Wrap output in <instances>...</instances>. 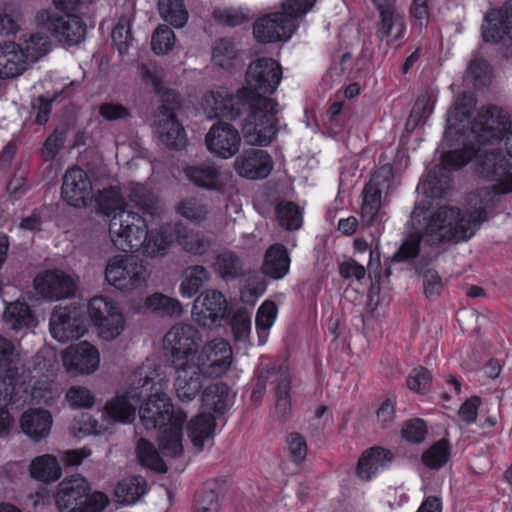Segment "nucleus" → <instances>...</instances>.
<instances>
[{
  "label": "nucleus",
  "instance_id": "39448f33",
  "mask_svg": "<svg viewBox=\"0 0 512 512\" xmlns=\"http://www.w3.org/2000/svg\"><path fill=\"white\" fill-rule=\"evenodd\" d=\"M426 224L422 231L411 232L394 253V262H410L418 257L421 242L426 240L431 244L460 242L470 239L474 230L464 225L461 220V209L454 206H442L424 217Z\"/></svg>",
  "mask_w": 512,
  "mask_h": 512
},
{
  "label": "nucleus",
  "instance_id": "6e6552de",
  "mask_svg": "<svg viewBox=\"0 0 512 512\" xmlns=\"http://www.w3.org/2000/svg\"><path fill=\"white\" fill-rule=\"evenodd\" d=\"M153 385L154 377L147 373L145 367H137L130 377L129 387L106 402L103 414L113 422H132L144 392L151 390Z\"/></svg>",
  "mask_w": 512,
  "mask_h": 512
},
{
  "label": "nucleus",
  "instance_id": "49530a36",
  "mask_svg": "<svg viewBox=\"0 0 512 512\" xmlns=\"http://www.w3.org/2000/svg\"><path fill=\"white\" fill-rule=\"evenodd\" d=\"M136 454L140 464L158 473L167 472V465L159 455L154 444L145 438L139 439Z\"/></svg>",
  "mask_w": 512,
  "mask_h": 512
},
{
  "label": "nucleus",
  "instance_id": "a18cd8bd",
  "mask_svg": "<svg viewBox=\"0 0 512 512\" xmlns=\"http://www.w3.org/2000/svg\"><path fill=\"white\" fill-rule=\"evenodd\" d=\"M210 278L209 271L201 265L190 266L184 271V278L180 284V294L184 298L195 296L206 281Z\"/></svg>",
  "mask_w": 512,
  "mask_h": 512
},
{
  "label": "nucleus",
  "instance_id": "5fc2aeb1",
  "mask_svg": "<svg viewBox=\"0 0 512 512\" xmlns=\"http://www.w3.org/2000/svg\"><path fill=\"white\" fill-rule=\"evenodd\" d=\"M128 204V209L134 210L146 219L154 216L155 207L152 196L143 186H136L131 189Z\"/></svg>",
  "mask_w": 512,
  "mask_h": 512
},
{
  "label": "nucleus",
  "instance_id": "774afa93",
  "mask_svg": "<svg viewBox=\"0 0 512 512\" xmlns=\"http://www.w3.org/2000/svg\"><path fill=\"white\" fill-rule=\"evenodd\" d=\"M109 504L107 495L100 491L88 493L81 500L80 505L76 507L75 512H102Z\"/></svg>",
  "mask_w": 512,
  "mask_h": 512
},
{
  "label": "nucleus",
  "instance_id": "7c9ffc66",
  "mask_svg": "<svg viewBox=\"0 0 512 512\" xmlns=\"http://www.w3.org/2000/svg\"><path fill=\"white\" fill-rule=\"evenodd\" d=\"M290 265L288 249L282 243H274L265 251L261 270L267 277L279 280L289 273Z\"/></svg>",
  "mask_w": 512,
  "mask_h": 512
},
{
  "label": "nucleus",
  "instance_id": "a19ab883",
  "mask_svg": "<svg viewBox=\"0 0 512 512\" xmlns=\"http://www.w3.org/2000/svg\"><path fill=\"white\" fill-rule=\"evenodd\" d=\"M144 306L147 310L161 317L180 316L183 312L182 304L178 299L160 292L147 296Z\"/></svg>",
  "mask_w": 512,
  "mask_h": 512
},
{
  "label": "nucleus",
  "instance_id": "3c124183",
  "mask_svg": "<svg viewBox=\"0 0 512 512\" xmlns=\"http://www.w3.org/2000/svg\"><path fill=\"white\" fill-rule=\"evenodd\" d=\"M158 9L163 20L176 28L187 23L188 13L182 0H159Z\"/></svg>",
  "mask_w": 512,
  "mask_h": 512
},
{
  "label": "nucleus",
  "instance_id": "8fccbe9b",
  "mask_svg": "<svg viewBox=\"0 0 512 512\" xmlns=\"http://www.w3.org/2000/svg\"><path fill=\"white\" fill-rule=\"evenodd\" d=\"M450 454V443L447 439L442 438L423 452L421 460L423 465L429 469H440L446 465Z\"/></svg>",
  "mask_w": 512,
  "mask_h": 512
},
{
  "label": "nucleus",
  "instance_id": "e433bc0d",
  "mask_svg": "<svg viewBox=\"0 0 512 512\" xmlns=\"http://www.w3.org/2000/svg\"><path fill=\"white\" fill-rule=\"evenodd\" d=\"M230 403V387L224 382L207 386L202 392V405L216 415L225 414Z\"/></svg>",
  "mask_w": 512,
  "mask_h": 512
},
{
  "label": "nucleus",
  "instance_id": "dca6fc26",
  "mask_svg": "<svg viewBox=\"0 0 512 512\" xmlns=\"http://www.w3.org/2000/svg\"><path fill=\"white\" fill-rule=\"evenodd\" d=\"M49 326L51 336L61 343L79 339L87 331L84 312L76 305L55 308Z\"/></svg>",
  "mask_w": 512,
  "mask_h": 512
},
{
  "label": "nucleus",
  "instance_id": "9b49d317",
  "mask_svg": "<svg viewBox=\"0 0 512 512\" xmlns=\"http://www.w3.org/2000/svg\"><path fill=\"white\" fill-rule=\"evenodd\" d=\"M201 342L202 335L193 325H173L164 336V347L170 351L172 366L184 367L195 364Z\"/></svg>",
  "mask_w": 512,
  "mask_h": 512
},
{
  "label": "nucleus",
  "instance_id": "4c0bfd02",
  "mask_svg": "<svg viewBox=\"0 0 512 512\" xmlns=\"http://www.w3.org/2000/svg\"><path fill=\"white\" fill-rule=\"evenodd\" d=\"M216 419L210 413H200L191 419L187 425V433L193 445L203 448L204 443L213 435Z\"/></svg>",
  "mask_w": 512,
  "mask_h": 512
},
{
  "label": "nucleus",
  "instance_id": "bb28decb",
  "mask_svg": "<svg viewBox=\"0 0 512 512\" xmlns=\"http://www.w3.org/2000/svg\"><path fill=\"white\" fill-rule=\"evenodd\" d=\"M487 27H482V38L487 43H501L512 40V0L506 1L499 9L489 11L485 16Z\"/></svg>",
  "mask_w": 512,
  "mask_h": 512
},
{
  "label": "nucleus",
  "instance_id": "c03bdc74",
  "mask_svg": "<svg viewBox=\"0 0 512 512\" xmlns=\"http://www.w3.org/2000/svg\"><path fill=\"white\" fill-rule=\"evenodd\" d=\"M18 44L21 46L24 57L32 60L45 56L51 49L49 38L40 32L22 34Z\"/></svg>",
  "mask_w": 512,
  "mask_h": 512
},
{
  "label": "nucleus",
  "instance_id": "cd10ccee",
  "mask_svg": "<svg viewBox=\"0 0 512 512\" xmlns=\"http://www.w3.org/2000/svg\"><path fill=\"white\" fill-rule=\"evenodd\" d=\"M185 176L198 188L215 192L224 191L225 184L221 177V167L214 162L187 166Z\"/></svg>",
  "mask_w": 512,
  "mask_h": 512
},
{
  "label": "nucleus",
  "instance_id": "bf43d9fd",
  "mask_svg": "<svg viewBox=\"0 0 512 512\" xmlns=\"http://www.w3.org/2000/svg\"><path fill=\"white\" fill-rule=\"evenodd\" d=\"M236 56L237 50L231 39L221 38L215 42L212 49V59L216 65L226 68L231 65Z\"/></svg>",
  "mask_w": 512,
  "mask_h": 512
},
{
  "label": "nucleus",
  "instance_id": "37998d69",
  "mask_svg": "<svg viewBox=\"0 0 512 512\" xmlns=\"http://www.w3.org/2000/svg\"><path fill=\"white\" fill-rule=\"evenodd\" d=\"M214 269L225 280H234L244 275L243 262L233 251L219 253L214 261Z\"/></svg>",
  "mask_w": 512,
  "mask_h": 512
},
{
  "label": "nucleus",
  "instance_id": "412c9836",
  "mask_svg": "<svg viewBox=\"0 0 512 512\" xmlns=\"http://www.w3.org/2000/svg\"><path fill=\"white\" fill-rule=\"evenodd\" d=\"M205 144L212 154L222 159H229L239 152L241 136L232 124L218 121L206 134Z\"/></svg>",
  "mask_w": 512,
  "mask_h": 512
},
{
  "label": "nucleus",
  "instance_id": "473e14b6",
  "mask_svg": "<svg viewBox=\"0 0 512 512\" xmlns=\"http://www.w3.org/2000/svg\"><path fill=\"white\" fill-rule=\"evenodd\" d=\"M473 110L474 102L471 97L466 95L458 96L454 106L447 113V130H454L462 135V129L465 127V124H469V136L475 141L471 131L472 121H469Z\"/></svg>",
  "mask_w": 512,
  "mask_h": 512
},
{
  "label": "nucleus",
  "instance_id": "4468645a",
  "mask_svg": "<svg viewBox=\"0 0 512 512\" xmlns=\"http://www.w3.org/2000/svg\"><path fill=\"white\" fill-rule=\"evenodd\" d=\"M97 210L106 217H111L109 223V235L114 243L116 238L127 233L125 225L132 221L129 216H140L139 213L128 209L129 204L125 202L118 187L110 186L99 192L96 197Z\"/></svg>",
  "mask_w": 512,
  "mask_h": 512
},
{
  "label": "nucleus",
  "instance_id": "69168bd1",
  "mask_svg": "<svg viewBox=\"0 0 512 512\" xmlns=\"http://www.w3.org/2000/svg\"><path fill=\"white\" fill-rule=\"evenodd\" d=\"M66 399L73 408H91L95 403V395L83 386L70 387Z\"/></svg>",
  "mask_w": 512,
  "mask_h": 512
},
{
  "label": "nucleus",
  "instance_id": "4d7b16f0",
  "mask_svg": "<svg viewBox=\"0 0 512 512\" xmlns=\"http://www.w3.org/2000/svg\"><path fill=\"white\" fill-rule=\"evenodd\" d=\"M433 381L432 373L423 366L413 368L406 378V386L409 390L420 395H426Z\"/></svg>",
  "mask_w": 512,
  "mask_h": 512
},
{
  "label": "nucleus",
  "instance_id": "4be33fe9",
  "mask_svg": "<svg viewBox=\"0 0 512 512\" xmlns=\"http://www.w3.org/2000/svg\"><path fill=\"white\" fill-rule=\"evenodd\" d=\"M62 199L73 207H85L92 198V183L87 173L79 166L65 172L61 186Z\"/></svg>",
  "mask_w": 512,
  "mask_h": 512
},
{
  "label": "nucleus",
  "instance_id": "864d4df0",
  "mask_svg": "<svg viewBox=\"0 0 512 512\" xmlns=\"http://www.w3.org/2000/svg\"><path fill=\"white\" fill-rule=\"evenodd\" d=\"M179 245L193 255H204L211 247L210 239L202 232L185 231L177 237Z\"/></svg>",
  "mask_w": 512,
  "mask_h": 512
},
{
  "label": "nucleus",
  "instance_id": "c85d7f7f",
  "mask_svg": "<svg viewBox=\"0 0 512 512\" xmlns=\"http://www.w3.org/2000/svg\"><path fill=\"white\" fill-rule=\"evenodd\" d=\"M90 491L88 482L81 476H73L60 483L55 496L56 506L60 512H75L81 500Z\"/></svg>",
  "mask_w": 512,
  "mask_h": 512
},
{
  "label": "nucleus",
  "instance_id": "a211bd4d",
  "mask_svg": "<svg viewBox=\"0 0 512 512\" xmlns=\"http://www.w3.org/2000/svg\"><path fill=\"white\" fill-rule=\"evenodd\" d=\"M182 107V100L176 104L159 105L156 110L157 130L160 142L168 148L180 150L186 146V133L178 120L177 113Z\"/></svg>",
  "mask_w": 512,
  "mask_h": 512
},
{
  "label": "nucleus",
  "instance_id": "2f4dec72",
  "mask_svg": "<svg viewBox=\"0 0 512 512\" xmlns=\"http://www.w3.org/2000/svg\"><path fill=\"white\" fill-rule=\"evenodd\" d=\"M52 423V416L50 412L45 409L26 411L20 418L22 431L36 442L49 435Z\"/></svg>",
  "mask_w": 512,
  "mask_h": 512
},
{
  "label": "nucleus",
  "instance_id": "680f3d73",
  "mask_svg": "<svg viewBox=\"0 0 512 512\" xmlns=\"http://www.w3.org/2000/svg\"><path fill=\"white\" fill-rule=\"evenodd\" d=\"M286 443L291 461L295 465L301 466L305 462L308 452L305 437L298 432H291L286 437Z\"/></svg>",
  "mask_w": 512,
  "mask_h": 512
},
{
  "label": "nucleus",
  "instance_id": "0e129e2a",
  "mask_svg": "<svg viewBox=\"0 0 512 512\" xmlns=\"http://www.w3.org/2000/svg\"><path fill=\"white\" fill-rule=\"evenodd\" d=\"M427 432L426 422L423 419L414 418L404 423L401 434L407 442L418 444L424 441Z\"/></svg>",
  "mask_w": 512,
  "mask_h": 512
},
{
  "label": "nucleus",
  "instance_id": "f3484780",
  "mask_svg": "<svg viewBox=\"0 0 512 512\" xmlns=\"http://www.w3.org/2000/svg\"><path fill=\"white\" fill-rule=\"evenodd\" d=\"M228 303L220 291L209 289L201 293L192 306V318L200 326L208 329L220 326L227 317Z\"/></svg>",
  "mask_w": 512,
  "mask_h": 512
},
{
  "label": "nucleus",
  "instance_id": "f704fd0d",
  "mask_svg": "<svg viewBox=\"0 0 512 512\" xmlns=\"http://www.w3.org/2000/svg\"><path fill=\"white\" fill-rule=\"evenodd\" d=\"M24 57L21 46L7 41L0 45V78H13L23 71L21 58Z\"/></svg>",
  "mask_w": 512,
  "mask_h": 512
},
{
  "label": "nucleus",
  "instance_id": "72a5a7b5",
  "mask_svg": "<svg viewBox=\"0 0 512 512\" xmlns=\"http://www.w3.org/2000/svg\"><path fill=\"white\" fill-rule=\"evenodd\" d=\"M272 371L277 372L278 378L275 387L276 404L275 410L277 415L286 421L291 413V376L287 368L282 366L273 367Z\"/></svg>",
  "mask_w": 512,
  "mask_h": 512
},
{
  "label": "nucleus",
  "instance_id": "c9c22d12",
  "mask_svg": "<svg viewBox=\"0 0 512 512\" xmlns=\"http://www.w3.org/2000/svg\"><path fill=\"white\" fill-rule=\"evenodd\" d=\"M30 475L33 479L51 483L60 479L62 468L56 456L43 454L35 457L29 466Z\"/></svg>",
  "mask_w": 512,
  "mask_h": 512
},
{
  "label": "nucleus",
  "instance_id": "b1692460",
  "mask_svg": "<svg viewBox=\"0 0 512 512\" xmlns=\"http://www.w3.org/2000/svg\"><path fill=\"white\" fill-rule=\"evenodd\" d=\"M234 168L242 178L262 180L267 178L273 170V159L265 150L249 148L237 156Z\"/></svg>",
  "mask_w": 512,
  "mask_h": 512
},
{
  "label": "nucleus",
  "instance_id": "2eb2a0df",
  "mask_svg": "<svg viewBox=\"0 0 512 512\" xmlns=\"http://www.w3.org/2000/svg\"><path fill=\"white\" fill-rule=\"evenodd\" d=\"M88 313L99 336L104 340H113L124 329V316L117 305L104 296H94L88 302Z\"/></svg>",
  "mask_w": 512,
  "mask_h": 512
},
{
  "label": "nucleus",
  "instance_id": "09e8293b",
  "mask_svg": "<svg viewBox=\"0 0 512 512\" xmlns=\"http://www.w3.org/2000/svg\"><path fill=\"white\" fill-rule=\"evenodd\" d=\"M275 215L281 227L288 231L298 230L303 223L299 206L292 201H283L276 205Z\"/></svg>",
  "mask_w": 512,
  "mask_h": 512
},
{
  "label": "nucleus",
  "instance_id": "7ed1b4c3",
  "mask_svg": "<svg viewBox=\"0 0 512 512\" xmlns=\"http://www.w3.org/2000/svg\"><path fill=\"white\" fill-rule=\"evenodd\" d=\"M148 374L154 377L151 390L144 392L147 399L139 407V417L146 430H160L158 445L164 456L177 457L183 452V428L187 414L181 409H174L171 398L164 392L155 391V385L161 382L158 368L143 364Z\"/></svg>",
  "mask_w": 512,
  "mask_h": 512
},
{
  "label": "nucleus",
  "instance_id": "79ce46f5",
  "mask_svg": "<svg viewBox=\"0 0 512 512\" xmlns=\"http://www.w3.org/2000/svg\"><path fill=\"white\" fill-rule=\"evenodd\" d=\"M436 101L437 97L432 91L425 90L422 92L412 107L407 120V127L414 129L421 124H425L434 112Z\"/></svg>",
  "mask_w": 512,
  "mask_h": 512
},
{
  "label": "nucleus",
  "instance_id": "ea45409f",
  "mask_svg": "<svg viewBox=\"0 0 512 512\" xmlns=\"http://www.w3.org/2000/svg\"><path fill=\"white\" fill-rule=\"evenodd\" d=\"M4 321L14 330H20L24 327L35 325L33 312L24 300L17 299L14 302L7 303L4 310Z\"/></svg>",
  "mask_w": 512,
  "mask_h": 512
},
{
  "label": "nucleus",
  "instance_id": "1a4fd4ad",
  "mask_svg": "<svg viewBox=\"0 0 512 512\" xmlns=\"http://www.w3.org/2000/svg\"><path fill=\"white\" fill-rule=\"evenodd\" d=\"M477 153L478 149L472 144H464L459 149L443 153L439 167L430 170L422 183L424 193L431 198H443L451 182L445 172L463 168Z\"/></svg>",
  "mask_w": 512,
  "mask_h": 512
},
{
  "label": "nucleus",
  "instance_id": "e2e57ef3",
  "mask_svg": "<svg viewBox=\"0 0 512 512\" xmlns=\"http://www.w3.org/2000/svg\"><path fill=\"white\" fill-rule=\"evenodd\" d=\"M19 354L13 342L0 335V371L17 372Z\"/></svg>",
  "mask_w": 512,
  "mask_h": 512
},
{
  "label": "nucleus",
  "instance_id": "f257e3e1",
  "mask_svg": "<svg viewBox=\"0 0 512 512\" xmlns=\"http://www.w3.org/2000/svg\"><path fill=\"white\" fill-rule=\"evenodd\" d=\"M280 63L270 57L252 61L245 74V85L235 94L225 88L204 94L203 108L209 118L235 121L244 117L241 124L247 143L266 147L279 133L280 105L271 97L282 80Z\"/></svg>",
  "mask_w": 512,
  "mask_h": 512
},
{
  "label": "nucleus",
  "instance_id": "5701e85b",
  "mask_svg": "<svg viewBox=\"0 0 512 512\" xmlns=\"http://www.w3.org/2000/svg\"><path fill=\"white\" fill-rule=\"evenodd\" d=\"M62 361L66 371L73 375L95 372L100 363L98 349L87 341L79 342L65 349Z\"/></svg>",
  "mask_w": 512,
  "mask_h": 512
},
{
  "label": "nucleus",
  "instance_id": "6e6d98bb",
  "mask_svg": "<svg viewBox=\"0 0 512 512\" xmlns=\"http://www.w3.org/2000/svg\"><path fill=\"white\" fill-rule=\"evenodd\" d=\"M143 78L145 81H149L152 84L160 105L176 104L177 101L182 100L178 91L164 86L162 78L149 69L144 71Z\"/></svg>",
  "mask_w": 512,
  "mask_h": 512
},
{
  "label": "nucleus",
  "instance_id": "393cba45",
  "mask_svg": "<svg viewBox=\"0 0 512 512\" xmlns=\"http://www.w3.org/2000/svg\"><path fill=\"white\" fill-rule=\"evenodd\" d=\"M395 459L394 453L385 447L374 445L365 449L358 458L355 473L362 481H371L389 469Z\"/></svg>",
  "mask_w": 512,
  "mask_h": 512
},
{
  "label": "nucleus",
  "instance_id": "a878e982",
  "mask_svg": "<svg viewBox=\"0 0 512 512\" xmlns=\"http://www.w3.org/2000/svg\"><path fill=\"white\" fill-rule=\"evenodd\" d=\"M34 288L38 294L52 300L68 298L75 293L72 278L61 270H47L37 275Z\"/></svg>",
  "mask_w": 512,
  "mask_h": 512
},
{
  "label": "nucleus",
  "instance_id": "58836bf2",
  "mask_svg": "<svg viewBox=\"0 0 512 512\" xmlns=\"http://www.w3.org/2000/svg\"><path fill=\"white\" fill-rule=\"evenodd\" d=\"M382 187L377 176H373L363 189L361 214L365 221L373 223L381 207Z\"/></svg>",
  "mask_w": 512,
  "mask_h": 512
},
{
  "label": "nucleus",
  "instance_id": "de8ad7c7",
  "mask_svg": "<svg viewBox=\"0 0 512 512\" xmlns=\"http://www.w3.org/2000/svg\"><path fill=\"white\" fill-rule=\"evenodd\" d=\"M176 213L195 225H200L207 219V204L197 197H186L176 206Z\"/></svg>",
  "mask_w": 512,
  "mask_h": 512
},
{
  "label": "nucleus",
  "instance_id": "f8f14e48",
  "mask_svg": "<svg viewBox=\"0 0 512 512\" xmlns=\"http://www.w3.org/2000/svg\"><path fill=\"white\" fill-rule=\"evenodd\" d=\"M105 279L120 291H131L146 282V264L135 256L115 255L107 262Z\"/></svg>",
  "mask_w": 512,
  "mask_h": 512
},
{
  "label": "nucleus",
  "instance_id": "338daca9",
  "mask_svg": "<svg viewBox=\"0 0 512 512\" xmlns=\"http://www.w3.org/2000/svg\"><path fill=\"white\" fill-rule=\"evenodd\" d=\"M277 306L272 301H265L258 309L255 324L261 337V333L267 332L275 321Z\"/></svg>",
  "mask_w": 512,
  "mask_h": 512
},
{
  "label": "nucleus",
  "instance_id": "9d476101",
  "mask_svg": "<svg viewBox=\"0 0 512 512\" xmlns=\"http://www.w3.org/2000/svg\"><path fill=\"white\" fill-rule=\"evenodd\" d=\"M378 12L375 24V36L385 42L389 48L403 45L407 34V22L404 11L397 6L396 0H371Z\"/></svg>",
  "mask_w": 512,
  "mask_h": 512
},
{
  "label": "nucleus",
  "instance_id": "aec40b11",
  "mask_svg": "<svg viewBox=\"0 0 512 512\" xmlns=\"http://www.w3.org/2000/svg\"><path fill=\"white\" fill-rule=\"evenodd\" d=\"M289 15L282 12H274L258 18L253 25V35L260 43H275L288 40L295 31Z\"/></svg>",
  "mask_w": 512,
  "mask_h": 512
},
{
  "label": "nucleus",
  "instance_id": "13d9d810",
  "mask_svg": "<svg viewBox=\"0 0 512 512\" xmlns=\"http://www.w3.org/2000/svg\"><path fill=\"white\" fill-rule=\"evenodd\" d=\"M175 40L174 31L169 26L159 25L152 34V50L157 55L167 54L173 49Z\"/></svg>",
  "mask_w": 512,
  "mask_h": 512
},
{
  "label": "nucleus",
  "instance_id": "20e7f679",
  "mask_svg": "<svg viewBox=\"0 0 512 512\" xmlns=\"http://www.w3.org/2000/svg\"><path fill=\"white\" fill-rule=\"evenodd\" d=\"M148 374L154 377L151 390L144 392L147 399L139 407V417L146 430H160L158 445L164 456L177 457L183 452V428L187 414L181 409H174L171 398L164 392L155 391V385L161 382L158 368L143 364Z\"/></svg>",
  "mask_w": 512,
  "mask_h": 512
},
{
  "label": "nucleus",
  "instance_id": "6ab92c4d",
  "mask_svg": "<svg viewBox=\"0 0 512 512\" xmlns=\"http://www.w3.org/2000/svg\"><path fill=\"white\" fill-rule=\"evenodd\" d=\"M196 359V365L201 367L205 376L221 377L229 370L232 363L231 346L228 341L216 338L203 347Z\"/></svg>",
  "mask_w": 512,
  "mask_h": 512
},
{
  "label": "nucleus",
  "instance_id": "052dcab7",
  "mask_svg": "<svg viewBox=\"0 0 512 512\" xmlns=\"http://www.w3.org/2000/svg\"><path fill=\"white\" fill-rule=\"evenodd\" d=\"M419 276L423 282V292L429 301L437 299L444 290V283L439 273L432 268L422 269Z\"/></svg>",
  "mask_w": 512,
  "mask_h": 512
},
{
  "label": "nucleus",
  "instance_id": "0eeeda50",
  "mask_svg": "<svg viewBox=\"0 0 512 512\" xmlns=\"http://www.w3.org/2000/svg\"><path fill=\"white\" fill-rule=\"evenodd\" d=\"M471 131L480 145H493L505 139L507 154L512 158V123L502 108L493 104L481 107L472 120Z\"/></svg>",
  "mask_w": 512,
  "mask_h": 512
},
{
  "label": "nucleus",
  "instance_id": "f03ea898",
  "mask_svg": "<svg viewBox=\"0 0 512 512\" xmlns=\"http://www.w3.org/2000/svg\"><path fill=\"white\" fill-rule=\"evenodd\" d=\"M464 144H472L478 149L477 172L487 181H494L491 186L476 189L469 196L471 207L466 212L461 211V220L464 225L476 231L483 223L494 217L501 210L502 195L512 193V172L510 163L499 150L481 152L480 144L476 141H465Z\"/></svg>",
  "mask_w": 512,
  "mask_h": 512
},
{
  "label": "nucleus",
  "instance_id": "423d86ee",
  "mask_svg": "<svg viewBox=\"0 0 512 512\" xmlns=\"http://www.w3.org/2000/svg\"><path fill=\"white\" fill-rule=\"evenodd\" d=\"M131 217L132 221L126 224L127 233L114 240V246L124 252L140 251L144 256L154 257L164 255L174 241V235L166 226L149 229L148 220L140 216Z\"/></svg>",
  "mask_w": 512,
  "mask_h": 512
},
{
  "label": "nucleus",
  "instance_id": "603ef678",
  "mask_svg": "<svg viewBox=\"0 0 512 512\" xmlns=\"http://www.w3.org/2000/svg\"><path fill=\"white\" fill-rule=\"evenodd\" d=\"M146 483L143 478L133 476L120 481L115 489V494L123 503H133L144 495Z\"/></svg>",
  "mask_w": 512,
  "mask_h": 512
},
{
  "label": "nucleus",
  "instance_id": "ddd939ff",
  "mask_svg": "<svg viewBox=\"0 0 512 512\" xmlns=\"http://www.w3.org/2000/svg\"><path fill=\"white\" fill-rule=\"evenodd\" d=\"M38 23L59 42L73 46L85 39L87 27L84 20L74 13L59 14L42 10L37 14Z\"/></svg>",
  "mask_w": 512,
  "mask_h": 512
},
{
  "label": "nucleus",
  "instance_id": "c756f323",
  "mask_svg": "<svg viewBox=\"0 0 512 512\" xmlns=\"http://www.w3.org/2000/svg\"><path fill=\"white\" fill-rule=\"evenodd\" d=\"M174 368L177 371L174 383L177 397L183 402L193 400L202 389V377L205 376L204 371L196 363Z\"/></svg>",
  "mask_w": 512,
  "mask_h": 512
}]
</instances>
